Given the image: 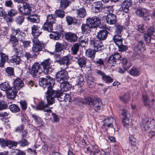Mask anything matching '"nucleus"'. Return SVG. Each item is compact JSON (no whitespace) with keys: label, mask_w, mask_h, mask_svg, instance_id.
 <instances>
[{"label":"nucleus","mask_w":155,"mask_h":155,"mask_svg":"<svg viewBox=\"0 0 155 155\" xmlns=\"http://www.w3.org/2000/svg\"><path fill=\"white\" fill-rule=\"evenodd\" d=\"M52 33L50 34L49 35L51 38L55 40H58L60 37V35L57 31L51 32Z\"/></svg>","instance_id":"nucleus-49"},{"label":"nucleus","mask_w":155,"mask_h":155,"mask_svg":"<svg viewBox=\"0 0 155 155\" xmlns=\"http://www.w3.org/2000/svg\"><path fill=\"white\" fill-rule=\"evenodd\" d=\"M18 144H19L21 147H24L26 146H28L29 143H28V141L25 139L22 138L21 140L18 141Z\"/></svg>","instance_id":"nucleus-59"},{"label":"nucleus","mask_w":155,"mask_h":155,"mask_svg":"<svg viewBox=\"0 0 155 155\" xmlns=\"http://www.w3.org/2000/svg\"><path fill=\"white\" fill-rule=\"evenodd\" d=\"M102 78L106 83H111L113 81V79L111 77L108 75H105Z\"/></svg>","instance_id":"nucleus-58"},{"label":"nucleus","mask_w":155,"mask_h":155,"mask_svg":"<svg viewBox=\"0 0 155 155\" xmlns=\"http://www.w3.org/2000/svg\"><path fill=\"white\" fill-rule=\"evenodd\" d=\"M9 41L12 47H15L18 45V41L15 35H11Z\"/></svg>","instance_id":"nucleus-42"},{"label":"nucleus","mask_w":155,"mask_h":155,"mask_svg":"<svg viewBox=\"0 0 155 155\" xmlns=\"http://www.w3.org/2000/svg\"><path fill=\"white\" fill-rule=\"evenodd\" d=\"M151 119L148 117H146L143 119L142 121V124L141 126V129L142 130L145 131L149 128H150V124Z\"/></svg>","instance_id":"nucleus-17"},{"label":"nucleus","mask_w":155,"mask_h":155,"mask_svg":"<svg viewBox=\"0 0 155 155\" xmlns=\"http://www.w3.org/2000/svg\"><path fill=\"white\" fill-rule=\"evenodd\" d=\"M19 41L22 44L23 47L24 48H26L28 47L31 43L30 41H25L24 40V38H19Z\"/></svg>","instance_id":"nucleus-50"},{"label":"nucleus","mask_w":155,"mask_h":155,"mask_svg":"<svg viewBox=\"0 0 155 155\" xmlns=\"http://www.w3.org/2000/svg\"><path fill=\"white\" fill-rule=\"evenodd\" d=\"M86 62V58H80L78 60V63L81 67L85 66Z\"/></svg>","instance_id":"nucleus-51"},{"label":"nucleus","mask_w":155,"mask_h":155,"mask_svg":"<svg viewBox=\"0 0 155 155\" xmlns=\"http://www.w3.org/2000/svg\"><path fill=\"white\" fill-rule=\"evenodd\" d=\"M17 92L16 89L12 87L6 93V96L8 99L14 100L17 95Z\"/></svg>","instance_id":"nucleus-21"},{"label":"nucleus","mask_w":155,"mask_h":155,"mask_svg":"<svg viewBox=\"0 0 155 155\" xmlns=\"http://www.w3.org/2000/svg\"><path fill=\"white\" fill-rule=\"evenodd\" d=\"M8 106L6 101L3 100H0V110L6 109L8 107Z\"/></svg>","instance_id":"nucleus-57"},{"label":"nucleus","mask_w":155,"mask_h":155,"mask_svg":"<svg viewBox=\"0 0 155 155\" xmlns=\"http://www.w3.org/2000/svg\"><path fill=\"white\" fill-rule=\"evenodd\" d=\"M48 107V104H45L43 101L40 102L38 104L37 106L35 107V109L36 110H44L45 108Z\"/></svg>","instance_id":"nucleus-41"},{"label":"nucleus","mask_w":155,"mask_h":155,"mask_svg":"<svg viewBox=\"0 0 155 155\" xmlns=\"http://www.w3.org/2000/svg\"><path fill=\"white\" fill-rule=\"evenodd\" d=\"M129 73L132 76H137L140 74V70L138 68L133 67L130 70Z\"/></svg>","instance_id":"nucleus-46"},{"label":"nucleus","mask_w":155,"mask_h":155,"mask_svg":"<svg viewBox=\"0 0 155 155\" xmlns=\"http://www.w3.org/2000/svg\"><path fill=\"white\" fill-rule=\"evenodd\" d=\"M94 7L93 8V10L95 13H98L101 11L102 9V4L101 2H97L94 3Z\"/></svg>","instance_id":"nucleus-23"},{"label":"nucleus","mask_w":155,"mask_h":155,"mask_svg":"<svg viewBox=\"0 0 155 155\" xmlns=\"http://www.w3.org/2000/svg\"><path fill=\"white\" fill-rule=\"evenodd\" d=\"M117 127V124L115 123V120L112 117H109L103 121L102 129L106 132L109 127L113 128L115 130Z\"/></svg>","instance_id":"nucleus-3"},{"label":"nucleus","mask_w":155,"mask_h":155,"mask_svg":"<svg viewBox=\"0 0 155 155\" xmlns=\"http://www.w3.org/2000/svg\"><path fill=\"white\" fill-rule=\"evenodd\" d=\"M143 103L144 105L147 109L150 108V98L146 94H144L142 95Z\"/></svg>","instance_id":"nucleus-34"},{"label":"nucleus","mask_w":155,"mask_h":155,"mask_svg":"<svg viewBox=\"0 0 155 155\" xmlns=\"http://www.w3.org/2000/svg\"><path fill=\"white\" fill-rule=\"evenodd\" d=\"M12 34L11 35H17L19 33L20 36H21L22 37H24L25 35V34L23 32H21L19 28H17L15 29L14 28H12L11 29Z\"/></svg>","instance_id":"nucleus-47"},{"label":"nucleus","mask_w":155,"mask_h":155,"mask_svg":"<svg viewBox=\"0 0 155 155\" xmlns=\"http://www.w3.org/2000/svg\"><path fill=\"white\" fill-rule=\"evenodd\" d=\"M65 68L58 72L56 75L57 81L60 83H62L67 81L69 78L68 72Z\"/></svg>","instance_id":"nucleus-4"},{"label":"nucleus","mask_w":155,"mask_h":155,"mask_svg":"<svg viewBox=\"0 0 155 155\" xmlns=\"http://www.w3.org/2000/svg\"><path fill=\"white\" fill-rule=\"evenodd\" d=\"M76 82V85L82 87L84 85V79L83 75L82 74H79V75L76 76L74 78Z\"/></svg>","instance_id":"nucleus-26"},{"label":"nucleus","mask_w":155,"mask_h":155,"mask_svg":"<svg viewBox=\"0 0 155 155\" xmlns=\"http://www.w3.org/2000/svg\"><path fill=\"white\" fill-rule=\"evenodd\" d=\"M93 28L90 24H88L87 22L86 24H82L81 26L82 32L85 34L90 32L91 28Z\"/></svg>","instance_id":"nucleus-30"},{"label":"nucleus","mask_w":155,"mask_h":155,"mask_svg":"<svg viewBox=\"0 0 155 155\" xmlns=\"http://www.w3.org/2000/svg\"><path fill=\"white\" fill-rule=\"evenodd\" d=\"M90 45L93 47L95 51H102L104 49V47L101 41L96 40L95 39L90 40Z\"/></svg>","instance_id":"nucleus-7"},{"label":"nucleus","mask_w":155,"mask_h":155,"mask_svg":"<svg viewBox=\"0 0 155 155\" xmlns=\"http://www.w3.org/2000/svg\"><path fill=\"white\" fill-rule=\"evenodd\" d=\"M80 45L78 43L74 44L71 48V52L72 54H77Z\"/></svg>","instance_id":"nucleus-38"},{"label":"nucleus","mask_w":155,"mask_h":155,"mask_svg":"<svg viewBox=\"0 0 155 155\" xmlns=\"http://www.w3.org/2000/svg\"><path fill=\"white\" fill-rule=\"evenodd\" d=\"M44 30L48 32H52L53 30V24L48 23L47 22L44 23L42 28Z\"/></svg>","instance_id":"nucleus-39"},{"label":"nucleus","mask_w":155,"mask_h":155,"mask_svg":"<svg viewBox=\"0 0 155 155\" xmlns=\"http://www.w3.org/2000/svg\"><path fill=\"white\" fill-rule=\"evenodd\" d=\"M113 40L117 46L121 45L122 43L123 38L121 35L116 34L113 36Z\"/></svg>","instance_id":"nucleus-29"},{"label":"nucleus","mask_w":155,"mask_h":155,"mask_svg":"<svg viewBox=\"0 0 155 155\" xmlns=\"http://www.w3.org/2000/svg\"><path fill=\"white\" fill-rule=\"evenodd\" d=\"M42 72L41 66L39 63H35L32 66L30 70V72L32 76L35 78L39 77Z\"/></svg>","instance_id":"nucleus-6"},{"label":"nucleus","mask_w":155,"mask_h":155,"mask_svg":"<svg viewBox=\"0 0 155 155\" xmlns=\"http://www.w3.org/2000/svg\"><path fill=\"white\" fill-rule=\"evenodd\" d=\"M119 98L123 102L127 103L129 100L130 96L128 94H125L123 96L120 97Z\"/></svg>","instance_id":"nucleus-53"},{"label":"nucleus","mask_w":155,"mask_h":155,"mask_svg":"<svg viewBox=\"0 0 155 155\" xmlns=\"http://www.w3.org/2000/svg\"><path fill=\"white\" fill-rule=\"evenodd\" d=\"M124 29V27L121 25L117 24L115 25V31L117 34H120Z\"/></svg>","instance_id":"nucleus-52"},{"label":"nucleus","mask_w":155,"mask_h":155,"mask_svg":"<svg viewBox=\"0 0 155 155\" xmlns=\"http://www.w3.org/2000/svg\"><path fill=\"white\" fill-rule=\"evenodd\" d=\"M102 105V103L100 100H94L93 104L94 110L97 112L101 111L102 110L101 107Z\"/></svg>","instance_id":"nucleus-25"},{"label":"nucleus","mask_w":155,"mask_h":155,"mask_svg":"<svg viewBox=\"0 0 155 155\" xmlns=\"http://www.w3.org/2000/svg\"><path fill=\"white\" fill-rule=\"evenodd\" d=\"M17 14V12L15 9H11L8 12L7 15L11 17L15 16Z\"/></svg>","instance_id":"nucleus-63"},{"label":"nucleus","mask_w":155,"mask_h":155,"mask_svg":"<svg viewBox=\"0 0 155 155\" xmlns=\"http://www.w3.org/2000/svg\"><path fill=\"white\" fill-rule=\"evenodd\" d=\"M132 2L130 0H125L121 5V10L124 12L127 13L129 11V8L131 6Z\"/></svg>","instance_id":"nucleus-19"},{"label":"nucleus","mask_w":155,"mask_h":155,"mask_svg":"<svg viewBox=\"0 0 155 155\" xmlns=\"http://www.w3.org/2000/svg\"><path fill=\"white\" fill-rule=\"evenodd\" d=\"M106 19L107 23L109 25L114 24L117 21L116 15L113 14H108L106 16Z\"/></svg>","instance_id":"nucleus-20"},{"label":"nucleus","mask_w":155,"mask_h":155,"mask_svg":"<svg viewBox=\"0 0 155 155\" xmlns=\"http://www.w3.org/2000/svg\"><path fill=\"white\" fill-rule=\"evenodd\" d=\"M73 60V57L70 55L63 56L62 57H57L55 62L59 64L60 65L65 66L64 68L66 69L68 67V65L71 64Z\"/></svg>","instance_id":"nucleus-2"},{"label":"nucleus","mask_w":155,"mask_h":155,"mask_svg":"<svg viewBox=\"0 0 155 155\" xmlns=\"http://www.w3.org/2000/svg\"><path fill=\"white\" fill-rule=\"evenodd\" d=\"M51 63L50 59L48 58L45 60L41 63L44 69V72L45 74H48L51 72L52 69L50 67Z\"/></svg>","instance_id":"nucleus-10"},{"label":"nucleus","mask_w":155,"mask_h":155,"mask_svg":"<svg viewBox=\"0 0 155 155\" xmlns=\"http://www.w3.org/2000/svg\"><path fill=\"white\" fill-rule=\"evenodd\" d=\"M18 144L17 142L12 141L6 138H0V145L2 147L8 146L9 147L16 146Z\"/></svg>","instance_id":"nucleus-14"},{"label":"nucleus","mask_w":155,"mask_h":155,"mask_svg":"<svg viewBox=\"0 0 155 155\" xmlns=\"http://www.w3.org/2000/svg\"><path fill=\"white\" fill-rule=\"evenodd\" d=\"M10 61L12 63H15L16 64H19L21 60L20 58L18 55H14L12 57Z\"/></svg>","instance_id":"nucleus-54"},{"label":"nucleus","mask_w":155,"mask_h":155,"mask_svg":"<svg viewBox=\"0 0 155 155\" xmlns=\"http://www.w3.org/2000/svg\"><path fill=\"white\" fill-rule=\"evenodd\" d=\"M9 109L13 113H16L20 111V107L16 104H13L10 105Z\"/></svg>","instance_id":"nucleus-45"},{"label":"nucleus","mask_w":155,"mask_h":155,"mask_svg":"<svg viewBox=\"0 0 155 155\" xmlns=\"http://www.w3.org/2000/svg\"><path fill=\"white\" fill-rule=\"evenodd\" d=\"M71 3V2L68 0H61L60 7L63 10H64L69 6Z\"/></svg>","instance_id":"nucleus-44"},{"label":"nucleus","mask_w":155,"mask_h":155,"mask_svg":"<svg viewBox=\"0 0 155 155\" xmlns=\"http://www.w3.org/2000/svg\"><path fill=\"white\" fill-rule=\"evenodd\" d=\"M144 44L142 41H138L134 48L133 55L134 56L138 55L142 52V49L144 47Z\"/></svg>","instance_id":"nucleus-8"},{"label":"nucleus","mask_w":155,"mask_h":155,"mask_svg":"<svg viewBox=\"0 0 155 155\" xmlns=\"http://www.w3.org/2000/svg\"><path fill=\"white\" fill-rule=\"evenodd\" d=\"M108 32L106 30H101L97 33V38L101 41L106 39Z\"/></svg>","instance_id":"nucleus-24"},{"label":"nucleus","mask_w":155,"mask_h":155,"mask_svg":"<svg viewBox=\"0 0 155 155\" xmlns=\"http://www.w3.org/2000/svg\"><path fill=\"white\" fill-rule=\"evenodd\" d=\"M79 44L82 47H84L88 43V38L85 35L81 36L78 39Z\"/></svg>","instance_id":"nucleus-31"},{"label":"nucleus","mask_w":155,"mask_h":155,"mask_svg":"<svg viewBox=\"0 0 155 155\" xmlns=\"http://www.w3.org/2000/svg\"><path fill=\"white\" fill-rule=\"evenodd\" d=\"M77 17L80 18H84L86 15V11L84 8H81L76 10Z\"/></svg>","instance_id":"nucleus-36"},{"label":"nucleus","mask_w":155,"mask_h":155,"mask_svg":"<svg viewBox=\"0 0 155 155\" xmlns=\"http://www.w3.org/2000/svg\"><path fill=\"white\" fill-rule=\"evenodd\" d=\"M66 20L68 25H71L73 23L76 22L77 20L75 19H73L72 17L70 16H67L66 17Z\"/></svg>","instance_id":"nucleus-60"},{"label":"nucleus","mask_w":155,"mask_h":155,"mask_svg":"<svg viewBox=\"0 0 155 155\" xmlns=\"http://www.w3.org/2000/svg\"><path fill=\"white\" fill-rule=\"evenodd\" d=\"M13 88L17 90H19L24 86L23 81L20 78H16L14 81Z\"/></svg>","instance_id":"nucleus-22"},{"label":"nucleus","mask_w":155,"mask_h":155,"mask_svg":"<svg viewBox=\"0 0 155 155\" xmlns=\"http://www.w3.org/2000/svg\"><path fill=\"white\" fill-rule=\"evenodd\" d=\"M60 83V88L61 90L63 91H69L71 88V85L67 81Z\"/></svg>","instance_id":"nucleus-28"},{"label":"nucleus","mask_w":155,"mask_h":155,"mask_svg":"<svg viewBox=\"0 0 155 155\" xmlns=\"http://www.w3.org/2000/svg\"><path fill=\"white\" fill-rule=\"evenodd\" d=\"M96 52V51H95L94 50L88 49L86 50L85 54L87 56L93 59L95 57Z\"/></svg>","instance_id":"nucleus-37"},{"label":"nucleus","mask_w":155,"mask_h":155,"mask_svg":"<svg viewBox=\"0 0 155 155\" xmlns=\"http://www.w3.org/2000/svg\"><path fill=\"white\" fill-rule=\"evenodd\" d=\"M64 47V45L59 42H57L55 46V51L59 54L63 51Z\"/></svg>","instance_id":"nucleus-43"},{"label":"nucleus","mask_w":155,"mask_h":155,"mask_svg":"<svg viewBox=\"0 0 155 155\" xmlns=\"http://www.w3.org/2000/svg\"><path fill=\"white\" fill-rule=\"evenodd\" d=\"M117 46L118 48V50L120 52L125 51L128 49V46L123 45L122 43L120 45H118Z\"/></svg>","instance_id":"nucleus-61"},{"label":"nucleus","mask_w":155,"mask_h":155,"mask_svg":"<svg viewBox=\"0 0 155 155\" xmlns=\"http://www.w3.org/2000/svg\"><path fill=\"white\" fill-rule=\"evenodd\" d=\"M28 19L32 23H38L39 22V17L37 14L30 15L28 17Z\"/></svg>","instance_id":"nucleus-35"},{"label":"nucleus","mask_w":155,"mask_h":155,"mask_svg":"<svg viewBox=\"0 0 155 155\" xmlns=\"http://www.w3.org/2000/svg\"><path fill=\"white\" fill-rule=\"evenodd\" d=\"M45 94L46 97L47 101V104H48V106L51 105L55 103V100L54 96V92L53 89H50L49 91L47 90L45 92Z\"/></svg>","instance_id":"nucleus-13"},{"label":"nucleus","mask_w":155,"mask_h":155,"mask_svg":"<svg viewBox=\"0 0 155 155\" xmlns=\"http://www.w3.org/2000/svg\"><path fill=\"white\" fill-rule=\"evenodd\" d=\"M12 87L10 86L8 83L7 82L2 83L0 85V88L1 90L5 91L6 93Z\"/></svg>","instance_id":"nucleus-40"},{"label":"nucleus","mask_w":155,"mask_h":155,"mask_svg":"<svg viewBox=\"0 0 155 155\" xmlns=\"http://www.w3.org/2000/svg\"><path fill=\"white\" fill-rule=\"evenodd\" d=\"M86 81L88 86L90 87L93 88L95 85V80L91 75L86 77Z\"/></svg>","instance_id":"nucleus-27"},{"label":"nucleus","mask_w":155,"mask_h":155,"mask_svg":"<svg viewBox=\"0 0 155 155\" xmlns=\"http://www.w3.org/2000/svg\"><path fill=\"white\" fill-rule=\"evenodd\" d=\"M39 84L44 89L45 92L47 90L49 91L50 89H53V87L54 84V80L49 76L45 78L39 79Z\"/></svg>","instance_id":"nucleus-1"},{"label":"nucleus","mask_w":155,"mask_h":155,"mask_svg":"<svg viewBox=\"0 0 155 155\" xmlns=\"http://www.w3.org/2000/svg\"><path fill=\"white\" fill-rule=\"evenodd\" d=\"M5 71L8 75L12 76L14 74V69L12 67H7L5 69Z\"/></svg>","instance_id":"nucleus-62"},{"label":"nucleus","mask_w":155,"mask_h":155,"mask_svg":"<svg viewBox=\"0 0 155 155\" xmlns=\"http://www.w3.org/2000/svg\"><path fill=\"white\" fill-rule=\"evenodd\" d=\"M0 55L1 56V59L0 61V67L1 68L4 67L6 61L8 59V56L4 53L0 52Z\"/></svg>","instance_id":"nucleus-32"},{"label":"nucleus","mask_w":155,"mask_h":155,"mask_svg":"<svg viewBox=\"0 0 155 155\" xmlns=\"http://www.w3.org/2000/svg\"><path fill=\"white\" fill-rule=\"evenodd\" d=\"M13 51L17 55L21 56L23 53V51L22 50V47L19 44L15 47H13Z\"/></svg>","instance_id":"nucleus-33"},{"label":"nucleus","mask_w":155,"mask_h":155,"mask_svg":"<svg viewBox=\"0 0 155 155\" xmlns=\"http://www.w3.org/2000/svg\"><path fill=\"white\" fill-rule=\"evenodd\" d=\"M135 13L137 15L140 17H142L146 21H148L150 19L148 11L145 8L138 9L136 11Z\"/></svg>","instance_id":"nucleus-9"},{"label":"nucleus","mask_w":155,"mask_h":155,"mask_svg":"<svg viewBox=\"0 0 155 155\" xmlns=\"http://www.w3.org/2000/svg\"><path fill=\"white\" fill-rule=\"evenodd\" d=\"M33 43L32 50L34 53H37L42 51L44 48V44L43 42L40 41L38 38H34L32 40Z\"/></svg>","instance_id":"nucleus-5"},{"label":"nucleus","mask_w":155,"mask_h":155,"mask_svg":"<svg viewBox=\"0 0 155 155\" xmlns=\"http://www.w3.org/2000/svg\"><path fill=\"white\" fill-rule=\"evenodd\" d=\"M65 39L71 42H74L77 41L78 37L76 34L74 33L69 32L65 35Z\"/></svg>","instance_id":"nucleus-16"},{"label":"nucleus","mask_w":155,"mask_h":155,"mask_svg":"<svg viewBox=\"0 0 155 155\" xmlns=\"http://www.w3.org/2000/svg\"><path fill=\"white\" fill-rule=\"evenodd\" d=\"M31 7L30 5L25 2L23 3V6H18V10L20 12L24 15H29L31 12Z\"/></svg>","instance_id":"nucleus-12"},{"label":"nucleus","mask_w":155,"mask_h":155,"mask_svg":"<svg viewBox=\"0 0 155 155\" xmlns=\"http://www.w3.org/2000/svg\"><path fill=\"white\" fill-rule=\"evenodd\" d=\"M46 21L48 23L53 24L54 23L56 19L53 17L52 15H48L47 16Z\"/></svg>","instance_id":"nucleus-55"},{"label":"nucleus","mask_w":155,"mask_h":155,"mask_svg":"<svg viewBox=\"0 0 155 155\" xmlns=\"http://www.w3.org/2000/svg\"><path fill=\"white\" fill-rule=\"evenodd\" d=\"M55 15L56 17L62 18L65 16V12L64 11L61 9H57L55 11Z\"/></svg>","instance_id":"nucleus-48"},{"label":"nucleus","mask_w":155,"mask_h":155,"mask_svg":"<svg viewBox=\"0 0 155 155\" xmlns=\"http://www.w3.org/2000/svg\"><path fill=\"white\" fill-rule=\"evenodd\" d=\"M121 60V57L119 54L115 53L109 57L107 62L110 64H119Z\"/></svg>","instance_id":"nucleus-15"},{"label":"nucleus","mask_w":155,"mask_h":155,"mask_svg":"<svg viewBox=\"0 0 155 155\" xmlns=\"http://www.w3.org/2000/svg\"><path fill=\"white\" fill-rule=\"evenodd\" d=\"M42 28L38 25H34L31 28L32 34L34 38L37 37L42 33Z\"/></svg>","instance_id":"nucleus-18"},{"label":"nucleus","mask_w":155,"mask_h":155,"mask_svg":"<svg viewBox=\"0 0 155 155\" xmlns=\"http://www.w3.org/2000/svg\"><path fill=\"white\" fill-rule=\"evenodd\" d=\"M24 17L23 16H19L17 17L15 19L16 23L19 25H21L24 22Z\"/></svg>","instance_id":"nucleus-56"},{"label":"nucleus","mask_w":155,"mask_h":155,"mask_svg":"<svg viewBox=\"0 0 155 155\" xmlns=\"http://www.w3.org/2000/svg\"><path fill=\"white\" fill-rule=\"evenodd\" d=\"M86 21L87 23L90 24L93 28L96 27L101 24L100 19L96 16L87 18Z\"/></svg>","instance_id":"nucleus-11"},{"label":"nucleus","mask_w":155,"mask_h":155,"mask_svg":"<svg viewBox=\"0 0 155 155\" xmlns=\"http://www.w3.org/2000/svg\"><path fill=\"white\" fill-rule=\"evenodd\" d=\"M94 101L91 97H87L85 98L84 102L88 105H91L93 104Z\"/></svg>","instance_id":"nucleus-64"}]
</instances>
